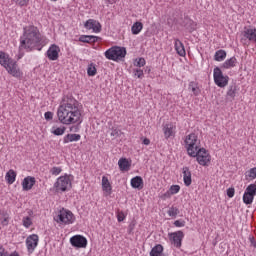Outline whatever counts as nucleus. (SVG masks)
Instances as JSON below:
<instances>
[{
    "label": "nucleus",
    "mask_w": 256,
    "mask_h": 256,
    "mask_svg": "<svg viewBox=\"0 0 256 256\" xmlns=\"http://www.w3.org/2000/svg\"><path fill=\"white\" fill-rule=\"evenodd\" d=\"M57 115L63 125L81 124V111L77 106V100L73 98H68L64 104L59 106Z\"/></svg>",
    "instance_id": "1"
},
{
    "label": "nucleus",
    "mask_w": 256,
    "mask_h": 256,
    "mask_svg": "<svg viewBox=\"0 0 256 256\" xmlns=\"http://www.w3.org/2000/svg\"><path fill=\"white\" fill-rule=\"evenodd\" d=\"M39 45H41L39 28L33 25L24 27L23 35L20 37V49L31 51L35 47H39Z\"/></svg>",
    "instance_id": "2"
},
{
    "label": "nucleus",
    "mask_w": 256,
    "mask_h": 256,
    "mask_svg": "<svg viewBox=\"0 0 256 256\" xmlns=\"http://www.w3.org/2000/svg\"><path fill=\"white\" fill-rule=\"evenodd\" d=\"M0 65L5 67V69L13 75V77H21V71L17 67V62L11 59L9 55L5 54V52L0 51Z\"/></svg>",
    "instance_id": "3"
},
{
    "label": "nucleus",
    "mask_w": 256,
    "mask_h": 256,
    "mask_svg": "<svg viewBox=\"0 0 256 256\" xmlns=\"http://www.w3.org/2000/svg\"><path fill=\"white\" fill-rule=\"evenodd\" d=\"M104 55L109 61H119L120 59H125L127 49L125 47L113 46L106 50Z\"/></svg>",
    "instance_id": "4"
},
{
    "label": "nucleus",
    "mask_w": 256,
    "mask_h": 256,
    "mask_svg": "<svg viewBox=\"0 0 256 256\" xmlns=\"http://www.w3.org/2000/svg\"><path fill=\"white\" fill-rule=\"evenodd\" d=\"M186 145V151L190 157V155H195L196 151H199L201 149V141H199V138L195 135V133H191L188 136H186V139L184 141Z\"/></svg>",
    "instance_id": "5"
},
{
    "label": "nucleus",
    "mask_w": 256,
    "mask_h": 256,
    "mask_svg": "<svg viewBox=\"0 0 256 256\" xmlns=\"http://www.w3.org/2000/svg\"><path fill=\"white\" fill-rule=\"evenodd\" d=\"M54 221L60 225H72V223H75V215L70 210L62 208L54 217Z\"/></svg>",
    "instance_id": "6"
},
{
    "label": "nucleus",
    "mask_w": 256,
    "mask_h": 256,
    "mask_svg": "<svg viewBox=\"0 0 256 256\" xmlns=\"http://www.w3.org/2000/svg\"><path fill=\"white\" fill-rule=\"evenodd\" d=\"M190 157H196V161L199 165H202V167H207L211 163V154H209L205 148L198 149L194 152V155H190Z\"/></svg>",
    "instance_id": "7"
},
{
    "label": "nucleus",
    "mask_w": 256,
    "mask_h": 256,
    "mask_svg": "<svg viewBox=\"0 0 256 256\" xmlns=\"http://www.w3.org/2000/svg\"><path fill=\"white\" fill-rule=\"evenodd\" d=\"M214 83L217 85V87H227L229 85V76L223 75V71H221V68L215 67L214 68Z\"/></svg>",
    "instance_id": "8"
},
{
    "label": "nucleus",
    "mask_w": 256,
    "mask_h": 256,
    "mask_svg": "<svg viewBox=\"0 0 256 256\" xmlns=\"http://www.w3.org/2000/svg\"><path fill=\"white\" fill-rule=\"evenodd\" d=\"M54 189H56V191L58 192H65L67 191V189H71V179L69 178V176H60L54 183Z\"/></svg>",
    "instance_id": "9"
},
{
    "label": "nucleus",
    "mask_w": 256,
    "mask_h": 256,
    "mask_svg": "<svg viewBox=\"0 0 256 256\" xmlns=\"http://www.w3.org/2000/svg\"><path fill=\"white\" fill-rule=\"evenodd\" d=\"M70 244L76 249H85L87 247V238L83 235H75L70 238Z\"/></svg>",
    "instance_id": "10"
},
{
    "label": "nucleus",
    "mask_w": 256,
    "mask_h": 256,
    "mask_svg": "<svg viewBox=\"0 0 256 256\" xmlns=\"http://www.w3.org/2000/svg\"><path fill=\"white\" fill-rule=\"evenodd\" d=\"M37 245H39V235L32 234L26 238V246L28 253H33V251L37 249Z\"/></svg>",
    "instance_id": "11"
},
{
    "label": "nucleus",
    "mask_w": 256,
    "mask_h": 256,
    "mask_svg": "<svg viewBox=\"0 0 256 256\" xmlns=\"http://www.w3.org/2000/svg\"><path fill=\"white\" fill-rule=\"evenodd\" d=\"M169 237L174 247H177V249L181 248L183 237H185L183 231L172 232L169 234Z\"/></svg>",
    "instance_id": "12"
},
{
    "label": "nucleus",
    "mask_w": 256,
    "mask_h": 256,
    "mask_svg": "<svg viewBox=\"0 0 256 256\" xmlns=\"http://www.w3.org/2000/svg\"><path fill=\"white\" fill-rule=\"evenodd\" d=\"M61 48L58 45L52 44L46 52V55L50 61H57L59 59V53Z\"/></svg>",
    "instance_id": "13"
},
{
    "label": "nucleus",
    "mask_w": 256,
    "mask_h": 256,
    "mask_svg": "<svg viewBox=\"0 0 256 256\" xmlns=\"http://www.w3.org/2000/svg\"><path fill=\"white\" fill-rule=\"evenodd\" d=\"M85 29H88L89 31H92L94 33H101V23L95 19H89L84 23Z\"/></svg>",
    "instance_id": "14"
},
{
    "label": "nucleus",
    "mask_w": 256,
    "mask_h": 256,
    "mask_svg": "<svg viewBox=\"0 0 256 256\" xmlns=\"http://www.w3.org/2000/svg\"><path fill=\"white\" fill-rule=\"evenodd\" d=\"M36 180L33 176L25 177L22 181V189L23 191H31L33 189V186L35 185Z\"/></svg>",
    "instance_id": "15"
},
{
    "label": "nucleus",
    "mask_w": 256,
    "mask_h": 256,
    "mask_svg": "<svg viewBox=\"0 0 256 256\" xmlns=\"http://www.w3.org/2000/svg\"><path fill=\"white\" fill-rule=\"evenodd\" d=\"M182 26L189 31V33H193L195 29H197V23L195 21L191 20L188 16L184 17V20L182 22Z\"/></svg>",
    "instance_id": "16"
},
{
    "label": "nucleus",
    "mask_w": 256,
    "mask_h": 256,
    "mask_svg": "<svg viewBox=\"0 0 256 256\" xmlns=\"http://www.w3.org/2000/svg\"><path fill=\"white\" fill-rule=\"evenodd\" d=\"M182 173L184 185L189 187L191 183H193V180L191 179V170H189V167L185 166L182 168Z\"/></svg>",
    "instance_id": "17"
},
{
    "label": "nucleus",
    "mask_w": 256,
    "mask_h": 256,
    "mask_svg": "<svg viewBox=\"0 0 256 256\" xmlns=\"http://www.w3.org/2000/svg\"><path fill=\"white\" fill-rule=\"evenodd\" d=\"M79 41L81 43H97V41H101V37L93 35H82L79 37Z\"/></svg>",
    "instance_id": "18"
},
{
    "label": "nucleus",
    "mask_w": 256,
    "mask_h": 256,
    "mask_svg": "<svg viewBox=\"0 0 256 256\" xmlns=\"http://www.w3.org/2000/svg\"><path fill=\"white\" fill-rule=\"evenodd\" d=\"M244 37H246L248 41L256 43V28H245Z\"/></svg>",
    "instance_id": "19"
},
{
    "label": "nucleus",
    "mask_w": 256,
    "mask_h": 256,
    "mask_svg": "<svg viewBox=\"0 0 256 256\" xmlns=\"http://www.w3.org/2000/svg\"><path fill=\"white\" fill-rule=\"evenodd\" d=\"M237 95V83H232L229 85L228 87V91L226 93V97L227 99H231L233 101V99H235Z\"/></svg>",
    "instance_id": "20"
},
{
    "label": "nucleus",
    "mask_w": 256,
    "mask_h": 256,
    "mask_svg": "<svg viewBox=\"0 0 256 256\" xmlns=\"http://www.w3.org/2000/svg\"><path fill=\"white\" fill-rule=\"evenodd\" d=\"M175 50L180 57H185V55H187V52L185 51V46L183 45V42H181L179 39L175 40Z\"/></svg>",
    "instance_id": "21"
},
{
    "label": "nucleus",
    "mask_w": 256,
    "mask_h": 256,
    "mask_svg": "<svg viewBox=\"0 0 256 256\" xmlns=\"http://www.w3.org/2000/svg\"><path fill=\"white\" fill-rule=\"evenodd\" d=\"M131 187L133 189H142L143 188V178L141 176H136L131 179Z\"/></svg>",
    "instance_id": "22"
},
{
    "label": "nucleus",
    "mask_w": 256,
    "mask_h": 256,
    "mask_svg": "<svg viewBox=\"0 0 256 256\" xmlns=\"http://www.w3.org/2000/svg\"><path fill=\"white\" fill-rule=\"evenodd\" d=\"M81 140V135L80 134H67L64 139L63 143H73V141H80Z\"/></svg>",
    "instance_id": "23"
},
{
    "label": "nucleus",
    "mask_w": 256,
    "mask_h": 256,
    "mask_svg": "<svg viewBox=\"0 0 256 256\" xmlns=\"http://www.w3.org/2000/svg\"><path fill=\"white\" fill-rule=\"evenodd\" d=\"M118 165L120 171H129V169L131 168V164H129V160H127V158H121L118 161Z\"/></svg>",
    "instance_id": "24"
},
{
    "label": "nucleus",
    "mask_w": 256,
    "mask_h": 256,
    "mask_svg": "<svg viewBox=\"0 0 256 256\" xmlns=\"http://www.w3.org/2000/svg\"><path fill=\"white\" fill-rule=\"evenodd\" d=\"M237 65V58L235 56L231 57L230 59L226 60L223 64L222 67L223 69H231Z\"/></svg>",
    "instance_id": "25"
},
{
    "label": "nucleus",
    "mask_w": 256,
    "mask_h": 256,
    "mask_svg": "<svg viewBox=\"0 0 256 256\" xmlns=\"http://www.w3.org/2000/svg\"><path fill=\"white\" fill-rule=\"evenodd\" d=\"M16 178H17V173L15 172V170L10 169L6 173V181L9 183V185H13V183H15Z\"/></svg>",
    "instance_id": "26"
},
{
    "label": "nucleus",
    "mask_w": 256,
    "mask_h": 256,
    "mask_svg": "<svg viewBox=\"0 0 256 256\" xmlns=\"http://www.w3.org/2000/svg\"><path fill=\"white\" fill-rule=\"evenodd\" d=\"M143 31V23L135 22L131 27L132 35H139Z\"/></svg>",
    "instance_id": "27"
},
{
    "label": "nucleus",
    "mask_w": 256,
    "mask_h": 256,
    "mask_svg": "<svg viewBox=\"0 0 256 256\" xmlns=\"http://www.w3.org/2000/svg\"><path fill=\"white\" fill-rule=\"evenodd\" d=\"M102 189L103 191H106V193H109L111 195V183L109 182L107 176L102 177Z\"/></svg>",
    "instance_id": "28"
},
{
    "label": "nucleus",
    "mask_w": 256,
    "mask_h": 256,
    "mask_svg": "<svg viewBox=\"0 0 256 256\" xmlns=\"http://www.w3.org/2000/svg\"><path fill=\"white\" fill-rule=\"evenodd\" d=\"M188 89L192 91L195 97H197L201 93V89H199V85L197 84V82H194V81L189 83Z\"/></svg>",
    "instance_id": "29"
},
{
    "label": "nucleus",
    "mask_w": 256,
    "mask_h": 256,
    "mask_svg": "<svg viewBox=\"0 0 256 256\" xmlns=\"http://www.w3.org/2000/svg\"><path fill=\"white\" fill-rule=\"evenodd\" d=\"M165 139L173 136V124H166L163 128Z\"/></svg>",
    "instance_id": "30"
},
{
    "label": "nucleus",
    "mask_w": 256,
    "mask_h": 256,
    "mask_svg": "<svg viewBox=\"0 0 256 256\" xmlns=\"http://www.w3.org/2000/svg\"><path fill=\"white\" fill-rule=\"evenodd\" d=\"M163 253V245L158 244L154 246L150 252V256H161Z\"/></svg>",
    "instance_id": "31"
},
{
    "label": "nucleus",
    "mask_w": 256,
    "mask_h": 256,
    "mask_svg": "<svg viewBox=\"0 0 256 256\" xmlns=\"http://www.w3.org/2000/svg\"><path fill=\"white\" fill-rule=\"evenodd\" d=\"M225 57H227V52L225 50H218L215 52L214 59L216 61H224Z\"/></svg>",
    "instance_id": "32"
},
{
    "label": "nucleus",
    "mask_w": 256,
    "mask_h": 256,
    "mask_svg": "<svg viewBox=\"0 0 256 256\" xmlns=\"http://www.w3.org/2000/svg\"><path fill=\"white\" fill-rule=\"evenodd\" d=\"M87 74L88 77H95V75H97V68L95 67V64L91 63L88 65Z\"/></svg>",
    "instance_id": "33"
},
{
    "label": "nucleus",
    "mask_w": 256,
    "mask_h": 256,
    "mask_svg": "<svg viewBox=\"0 0 256 256\" xmlns=\"http://www.w3.org/2000/svg\"><path fill=\"white\" fill-rule=\"evenodd\" d=\"M254 199H255L254 196H252L251 194H248L247 192H244L243 203H245V205H251Z\"/></svg>",
    "instance_id": "34"
},
{
    "label": "nucleus",
    "mask_w": 256,
    "mask_h": 256,
    "mask_svg": "<svg viewBox=\"0 0 256 256\" xmlns=\"http://www.w3.org/2000/svg\"><path fill=\"white\" fill-rule=\"evenodd\" d=\"M0 256H19V252L14 251L9 254V252H7L3 246H0Z\"/></svg>",
    "instance_id": "35"
},
{
    "label": "nucleus",
    "mask_w": 256,
    "mask_h": 256,
    "mask_svg": "<svg viewBox=\"0 0 256 256\" xmlns=\"http://www.w3.org/2000/svg\"><path fill=\"white\" fill-rule=\"evenodd\" d=\"M66 129L67 128H65V126L60 127V128L53 127L52 128V133H53V135L60 136V135H63L65 133Z\"/></svg>",
    "instance_id": "36"
},
{
    "label": "nucleus",
    "mask_w": 256,
    "mask_h": 256,
    "mask_svg": "<svg viewBox=\"0 0 256 256\" xmlns=\"http://www.w3.org/2000/svg\"><path fill=\"white\" fill-rule=\"evenodd\" d=\"M245 192L248 193V195H252V196L255 197V195H256V185L255 184L248 185Z\"/></svg>",
    "instance_id": "37"
},
{
    "label": "nucleus",
    "mask_w": 256,
    "mask_h": 256,
    "mask_svg": "<svg viewBox=\"0 0 256 256\" xmlns=\"http://www.w3.org/2000/svg\"><path fill=\"white\" fill-rule=\"evenodd\" d=\"M167 214L169 215V217H174L175 218L179 214V208L172 206L167 211Z\"/></svg>",
    "instance_id": "38"
},
{
    "label": "nucleus",
    "mask_w": 256,
    "mask_h": 256,
    "mask_svg": "<svg viewBox=\"0 0 256 256\" xmlns=\"http://www.w3.org/2000/svg\"><path fill=\"white\" fill-rule=\"evenodd\" d=\"M121 135H123V132H121V130L117 128H112L110 133V137H112V139H117V137H121Z\"/></svg>",
    "instance_id": "39"
},
{
    "label": "nucleus",
    "mask_w": 256,
    "mask_h": 256,
    "mask_svg": "<svg viewBox=\"0 0 256 256\" xmlns=\"http://www.w3.org/2000/svg\"><path fill=\"white\" fill-rule=\"evenodd\" d=\"M23 225L26 227V229H29L31 225H33V221L31 220V217L27 216L24 217L22 220Z\"/></svg>",
    "instance_id": "40"
},
{
    "label": "nucleus",
    "mask_w": 256,
    "mask_h": 256,
    "mask_svg": "<svg viewBox=\"0 0 256 256\" xmlns=\"http://www.w3.org/2000/svg\"><path fill=\"white\" fill-rule=\"evenodd\" d=\"M179 191H181V186L179 185H172L169 189L170 195H177Z\"/></svg>",
    "instance_id": "41"
},
{
    "label": "nucleus",
    "mask_w": 256,
    "mask_h": 256,
    "mask_svg": "<svg viewBox=\"0 0 256 256\" xmlns=\"http://www.w3.org/2000/svg\"><path fill=\"white\" fill-rule=\"evenodd\" d=\"M246 177H250V179H256V167L251 168L249 171L245 173Z\"/></svg>",
    "instance_id": "42"
},
{
    "label": "nucleus",
    "mask_w": 256,
    "mask_h": 256,
    "mask_svg": "<svg viewBox=\"0 0 256 256\" xmlns=\"http://www.w3.org/2000/svg\"><path fill=\"white\" fill-rule=\"evenodd\" d=\"M2 215H3L4 218L2 219L1 224L2 225H9V214H7V212L3 211Z\"/></svg>",
    "instance_id": "43"
},
{
    "label": "nucleus",
    "mask_w": 256,
    "mask_h": 256,
    "mask_svg": "<svg viewBox=\"0 0 256 256\" xmlns=\"http://www.w3.org/2000/svg\"><path fill=\"white\" fill-rule=\"evenodd\" d=\"M16 4L20 7H27L29 5V0H15Z\"/></svg>",
    "instance_id": "44"
},
{
    "label": "nucleus",
    "mask_w": 256,
    "mask_h": 256,
    "mask_svg": "<svg viewBox=\"0 0 256 256\" xmlns=\"http://www.w3.org/2000/svg\"><path fill=\"white\" fill-rule=\"evenodd\" d=\"M136 67H144L145 65V58L136 59Z\"/></svg>",
    "instance_id": "45"
},
{
    "label": "nucleus",
    "mask_w": 256,
    "mask_h": 256,
    "mask_svg": "<svg viewBox=\"0 0 256 256\" xmlns=\"http://www.w3.org/2000/svg\"><path fill=\"white\" fill-rule=\"evenodd\" d=\"M62 169L61 167H53L51 170H50V173L52 175H59V173H61Z\"/></svg>",
    "instance_id": "46"
},
{
    "label": "nucleus",
    "mask_w": 256,
    "mask_h": 256,
    "mask_svg": "<svg viewBox=\"0 0 256 256\" xmlns=\"http://www.w3.org/2000/svg\"><path fill=\"white\" fill-rule=\"evenodd\" d=\"M227 196L231 199L235 197V188H228L227 189Z\"/></svg>",
    "instance_id": "47"
},
{
    "label": "nucleus",
    "mask_w": 256,
    "mask_h": 256,
    "mask_svg": "<svg viewBox=\"0 0 256 256\" xmlns=\"http://www.w3.org/2000/svg\"><path fill=\"white\" fill-rule=\"evenodd\" d=\"M175 227H185V221L184 220H176L174 221Z\"/></svg>",
    "instance_id": "48"
},
{
    "label": "nucleus",
    "mask_w": 256,
    "mask_h": 256,
    "mask_svg": "<svg viewBox=\"0 0 256 256\" xmlns=\"http://www.w3.org/2000/svg\"><path fill=\"white\" fill-rule=\"evenodd\" d=\"M135 77H138V79H143V70L137 69L134 73Z\"/></svg>",
    "instance_id": "49"
},
{
    "label": "nucleus",
    "mask_w": 256,
    "mask_h": 256,
    "mask_svg": "<svg viewBox=\"0 0 256 256\" xmlns=\"http://www.w3.org/2000/svg\"><path fill=\"white\" fill-rule=\"evenodd\" d=\"M44 117L46 121H51V119H53V112H50V111L45 112Z\"/></svg>",
    "instance_id": "50"
},
{
    "label": "nucleus",
    "mask_w": 256,
    "mask_h": 256,
    "mask_svg": "<svg viewBox=\"0 0 256 256\" xmlns=\"http://www.w3.org/2000/svg\"><path fill=\"white\" fill-rule=\"evenodd\" d=\"M117 219L119 223H121L122 221H125V214L123 212H118Z\"/></svg>",
    "instance_id": "51"
},
{
    "label": "nucleus",
    "mask_w": 256,
    "mask_h": 256,
    "mask_svg": "<svg viewBox=\"0 0 256 256\" xmlns=\"http://www.w3.org/2000/svg\"><path fill=\"white\" fill-rule=\"evenodd\" d=\"M249 241H250V243H251V247H254V249H256L255 237L249 236Z\"/></svg>",
    "instance_id": "52"
},
{
    "label": "nucleus",
    "mask_w": 256,
    "mask_h": 256,
    "mask_svg": "<svg viewBox=\"0 0 256 256\" xmlns=\"http://www.w3.org/2000/svg\"><path fill=\"white\" fill-rule=\"evenodd\" d=\"M169 197H171V193L166 192L161 196V199H169Z\"/></svg>",
    "instance_id": "53"
},
{
    "label": "nucleus",
    "mask_w": 256,
    "mask_h": 256,
    "mask_svg": "<svg viewBox=\"0 0 256 256\" xmlns=\"http://www.w3.org/2000/svg\"><path fill=\"white\" fill-rule=\"evenodd\" d=\"M150 144H151V140H149V138H144L143 145H150Z\"/></svg>",
    "instance_id": "54"
},
{
    "label": "nucleus",
    "mask_w": 256,
    "mask_h": 256,
    "mask_svg": "<svg viewBox=\"0 0 256 256\" xmlns=\"http://www.w3.org/2000/svg\"><path fill=\"white\" fill-rule=\"evenodd\" d=\"M133 229H135V224H130L129 225V233H131V231H133Z\"/></svg>",
    "instance_id": "55"
},
{
    "label": "nucleus",
    "mask_w": 256,
    "mask_h": 256,
    "mask_svg": "<svg viewBox=\"0 0 256 256\" xmlns=\"http://www.w3.org/2000/svg\"><path fill=\"white\" fill-rule=\"evenodd\" d=\"M108 1V3H111V1H113V0H107Z\"/></svg>",
    "instance_id": "56"
},
{
    "label": "nucleus",
    "mask_w": 256,
    "mask_h": 256,
    "mask_svg": "<svg viewBox=\"0 0 256 256\" xmlns=\"http://www.w3.org/2000/svg\"><path fill=\"white\" fill-rule=\"evenodd\" d=\"M38 51H41V48H38Z\"/></svg>",
    "instance_id": "57"
}]
</instances>
